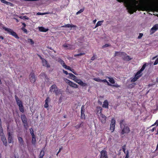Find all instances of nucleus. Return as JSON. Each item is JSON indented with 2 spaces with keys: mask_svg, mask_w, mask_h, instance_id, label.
I'll use <instances>...</instances> for the list:
<instances>
[{
  "mask_svg": "<svg viewBox=\"0 0 158 158\" xmlns=\"http://www.w3.org/2000/svg\"><path fill=\"white\" fill-rule=\"evenodd\" d=\"M139 3L133 4V6L129 5L127 8L128 12L130 14L136 12L137 10L139 11H149L153 9V5L149 3L152 0H139Z\"/></svg>",
  "mask_w": 158,
  "mask_h": 158,
  "instance_id": "obj_1",
  "label": "nucleus"
},
{
  "mask_svg": "<svg viewBox=\"0 0 158 158\" xmlns=\"http://www.w3.org/2000/svg\"><path fill=\"white\" fill-rule=\"evenodd\" d=\"M2 28L5 31H7L10 35L14 36L15 38L17 39H19V38L16 33L12 29L8 28H6L5 27H2Z\"/></svg>",
  "mask_w": 158,
  "mask_h": 158,
  "instance_id": "obj_2",
  "label": "nucleus"
},
{
  "mask_svg": "<svg viewBox=\"0 0 158 158\" xmlns=\"http://www.w3.org/2000/svg\"><path fill=\"white\" fill-rule=\"evenodd\" d=\"M119 2H123L127 4L129 1L131 2L133 4H138L139 3V0H117Z\"/></svg>",
  "mask_w": 158,
  "mask_h": 158,
  "instance_id": "obj_3",
  "label": "nucleus"
},
{
  "mask_svg": "<svg viewBox=\"0 0 158 158\" xmlns=\"http://www.w3.org/2000/svg\"><path fill=\"white\" fill-rule=\"evenodd\" d=\"M64 80L67 83H68L71 86L77 88H78V85L72 82L66 78H64Z\"/></svg>",
  "mask_w": 158,
  "mask_h": 158,
  "instance_id": "obj_4",
  "label": "nucleus"
},
{
  "mask_svg": "<svg viewBox=\"0 0 158 158\" xmlns=\"http://www.w3.org/2000/svg\"><path fill=\"white\" fill-rule=\"evenodd\" d=\"M115 125V120L113 118L111 120V123L110 124V130L112 132H113L114 131Z\"/></svg>",
  "mask_w": 158,
  "mask_h": 158,
  "instance_id": "obj_5",
  "label": "nucleus"
},
{
  "mask_svg": "<svg viewBox=\"0 0 158 158\" xmlns=\"http://www.w3.org/2000/svg\"><path fill=\"white\" fill-rule=\"evenodd\" d=\"M100 158H108L107 152L105 150L100 152Z\"/></svg>",
  "mask_w": 158,
  "mask_h": 158,
  "instance_id": "obj_6",
  "label": "nucleus"
},
{
  "mask_svg": "<svg viewBox=\"0 0 158 158\" xmlns=\"http://www.w3.org/2000/svg\"><path fill=\"white\" fill-rule=\"evenodd\" d=\"M58 62L60 63L63 67L66 69H71L65 63L64 61L60 58L58 59Z\"/></svg>",
  "mask_w": 158,
  "mask_h": 158,
  "instance_id": "obj_7",
  "label": "nucleus"
},
{
  "mask_svg": "<svg viewBox=\"0 0 158 158\" xmlns=\"http://www.w3.org/2000/svg\"><path fill=\"white\" fill-rule=\"evenodd\" d=\"M98 117L102 123H106V117L105 115L102 114H99Z\"/></svg>",
  "mask_w": 158,
  "mask_h": 158,
  "instance_id": "obj_8",
  "label": "nucleus"
},
{
  "mask_svg": "<svg viewBox=\"0 0 158 158\" xmlns=\"http://www.w3.org/2000/svg\"><path fill=\"white\" fill-rule=\"evenodd\" d=\"M121 129H122L121 133L123 135L125 133H128L130 131V128L127 126H124L123 128Z\"/></svg>",
  "mask_w": 158,
  "mask_h": 158,
  "instance_id": "obj_9",
  "label": "nucleus"
},
{
  "mask_svg": "<svg viewBox=\"0 0 158 158\" xmlns=\"http://www.w3.org/2000/svg\"><path fill=\"white\" fill-rule=\"evenodd\" d=\"M29 78L30 81L31 83H34L36 81V78L34 74L33 73H31L29 76Z\"/></svg>",
  "mask_w": 158,
  "mask_h": 158,
  "instance_id": "obj_10",
  "label": "nucleus"
},
{
  "mask_svg": "<svg viewBox=\"0 0 158 158\" xmlns=\"http://www.w3.org/2000/svg\"><path fill=\"white\" fill-rule=\"evenodd\" d=\"M74 81L82 86H85L87 85L86 83H84L82 81L77 78L75 79Z\"/></svg>",
  "mask_w": 158,
  "mask_h": 158,
  "instance_id": "obj_11",
  "label": "nucleus"
},
{
  "mask_svg": "<svg viewBox=\"0 0 158 158\" xmlns=\"http://www.w3.org/2000/svg\"><path fill=\"white\" fill-rule=\"evenodd\" d=\"M101 82H103L104 83L106 82L108 85L110 86L111 85L112 86H113L117 88L120 87V86L119 85H118V84H115L114 85H111L109 83V82L108 81H107L106 79L101 80Z\"/></svg>",
  "mask_w": 158,
  "mask_h": 158,
  "instance_id": "obj_12",
  "label": "nucleus"
},
{
  "mask_svg": "<svg viewBox=\"0 0 158 158\" xmlns=\"http://www.w3.org/2000/svg\"><path fill=\"white\" fill-rule=\"evenodd\" d=\"M158 29V24L155 25L151 29V32L152 34L154 33Z\"/></svg>",
  "mask_w": 158,
  "mask_h": 158,
  "instance_id": "obj_13",
  "label": "nucleus"
},
{
  "mask_svg": "<svg viewBox=\"0 0 158 158\" xmlns=\"http://www.w3.org/2000/svg\"><path fill=\"white\" fill-rule=\"evenodd\" d=\"M57 89V88L56 85H53L51 87L50 89V91L52 93H55Z\"/></svg>",
  "mask_w": 158,
  "mask_h": 158,
  "instance_id": "obj_14",
  "label": "nucleus"
},
{
  "mask_svg": "<svg viewBox=\"0 0 158 158\" xmlns=\"http://www.w3.org/2000/svg\"><path fill=\"white\" fill-rule=\"evenodd\" d=\"M124 55H126L125 53L124 52H115L114 56H118L120 57H122Z\"/></svg>",
  "mask_w": 158,
  "mask_h": 158,
  "instance_id": "obj_15",
  "label": "nucleus"
},
{
  "mask_svg": "<svg viewBox=\"0 0 158 158\" xmlns=\"http://www.w3.org/2000/svg\"><path fill=\"white\" fill-rule=\"evenodd\" d=\"M8 141L9 143H11L13 140V134L8 132Z\"/></svg>",
  "mask_w": 158,
  "mask_h": 158,
  "instance_id": "obj_16",
  "label": "nucleus"
},
{
  "mask_svg": "<svg viewBox=\"0 0 158 158\" xmlns=\"http://www.w3.org/2000/svg\"><path fill=\"white\" fill-rule=\"evenodd\" d=\"M126 55H124L122 57V59L124 60L129 61L132 59V58H130V56L127 55L125 53Z\"/></svg>",
  "mask_w": 158,
  "mask_h": 158,
  "instance_id": "obj_17",
  "label": "nucleus"
},
{
  "mask_svg": "<svg viewBox=\"0 0 158 158\" xmlns=\"http://www.w3.org/2000/svg\"><path fill=\"white\" fill-rule=\"evenodd\" d=\"M42 62L43 66L46 67L47 68L50 67V65L49 64L46 60L44 59L42 60Z\"/></svg>",
  "mask_w": 158,
  "mask_h": 158,
  "instance_id": "obj_18",
  "label": "nucleus"
},
{
  "mask_svg": "<svg viewBox=\"0 0 158 158\" xmlns=\"http://www.w3.org/2000/svg\"><path fill=\"white\" fill-rule=\"evenodd\" d=\"M21 118L23 122L24 123V126H27V121L25 116L24 115H21Z\"/></svg>",
  "mask_w": 158,
  "mask_h": 158,
  "instance_id": "obj_19",
  "label": "nucleus"
},
{
  "mask_svg": "<svg viewBox=\"0 0 158 158\" xmlns=\"http://www.w3.org/2000/svg\"><path fill=\"white\" fill-rule=\"evenodd\" d=\"M50 99L49 97H48L45 100V104L44 106L45 108H47L48 106V103L50 102Z\"/></svg>",
  "mask_w": 158,
  "mask_h": 158,
  "instance_id": "obj_20",
  "label": "nucleus"
},
{
  "mask_svg": "<svg viewBox=\"0 0 158 158\" xmlns=\"http://www.w3.org/2000/svg\"><path fill=\"white\" fill-rule=\"evenodd\" d=\"M84 106H82L81 107V118H82L83 119H85V116L84 114Z\"/></svg>",
  "mask_w": 158,
  "mask_h": 158,
  "instance_id": "obj_21",
  "label": "nucleus"
},
{
  "mask_svg": "<svg viewBox=\"0 0 158 158\" xmlns=\"http://www.w3.org/2000/svg\"><path fill=\"white\" fill-rule=\"evenodd\" d=\"M39 30L40 31L43 32H46L48 31V28H45L43 27H39Z\"/></svg>",
  "mask_w": 158,
  "mask_h": 158,
  "instance_id": "obj_22",
  "label": "nucleus"
},
{
  "mask_svg": "<svg viewBox=\"0 0 158 158\" xmlns=\"http://www.w3.org/2000/svg\"><path fill=\"white\" fill-rule=\"evenodd\" d=\"M15 99L17 102V105L19 106H20L23 105L22 104V102L18 98L17 96H15Z\"/></svg>",
  "mask_w": 158,
  "mask_h": 158,
  "instance_id": "obj_23",
  "label": "nucleus"
},
{
  "mask_svg": "<svg viewBox=\"0 0 158 158\" xmlns=\"http://www.w3.org/2000/svg\"><path fill=\"white\" fill-rule=\"evenodd\" d=\"M62 27H75L76 26L74 25H71L69 24H67L65 25H63L61 26Z\"/></svg>",
  "mask_w": 158,
  "mask_h": 158,
  "instance_id": "obj_24",
  "label": "nucleus"
},
{
  "mask_svg": "<svg viewBox=\"0 0 158 158\" xmlns=\"http://www.w3.org/2000/svg\"><path fill=\"white\" fill-rule=\"evenodd\" d=\"M102 108L100 107H98L97 108V114L98 116L99 115V114H102L101 113Z\"/></svg>",
  "mask_w": 158,
  "mask_h": 158,
  "instance_id": "obj_25",
  "label": "nucleus"
},
{
  "mask_svg": "<svg viewBox=\"0 0 158 158\" xmlns=\"http://www.w3.org/2000/svg\"><path fill=\"white\" fill-rule=\"evenodd\" d=\"M18 140L21 146L23 145L24 142L22 138L21 137H18Z\"/></svg>",
  "mask_w": 158,
  "mask_h": 158,
  "instance_id": "obj_26",
  "label": "nucleus"
},
{
  "mask_svg": "<svg viewBox=\"0 0 158 158\" xmlns=\"http://www.w3.org/2000/svg\"><path fill=\"white\" fill-rule=\"evenodd\" d=\"M72 45L69 44H64L63 45V47L64 48H68V49H71Z\"/></svg>",
  "mask_w": 158,
  "mask_h": 158,
  "instance_id": "obj_27",
  "label": "nucleus"
},
{
  "mask_svg": "<svg viewBox=\"0 0 158 158\" xmlns=\"http://www.w3.org/2000/svg\"><path fill=\"white\" fill-rule=\"evenodd\" d=\"M103 107L106 108H108V103L107 100H105L103 102V104L102 105Z\"/></svg>",
  "mask_w": 158,
  "mask_h": 158,
  "instance_id": "obj_28",
  "label": "nucleus"
},
{
  "mask_svg": "<svg viewBox=\"0 0 158 158\" xmlns=\"http://www.w3.org/2000/svg\"><path fill=\"white\" fill-rule=\"evenodd\" d=\"M2 139L3 141V143L5 145V146H7V143L5 136H2Z\"/></svg>",
  "mask_w": 158,
  "mask_h": 158,
  "instance_id": "obj_29",
  "label": "nucleus"
},
{
  "mask_svg": "<svg viewBox=\"0 0 158 158\" xmlns=\"http://www.w3.org/2000/svg\"><path fill=\"white\" fill-rule=\"evenodd\" d=\"M106 78L109 79V81L112 84H115L114 80L113 78L110 77H106Z\"/></svg>",
  "mask_w": 158,
  "mask_h": 158,
  "instance_id": "obj_30",
  "label": "nucleus"
},
{
  "mask_svg": "<svg viewBox=\"0 0 158 158\" xmlns=\"http://www.w3.org/2000/svg\"><path fill=\"white\" fill-rule=\"evenodd\" d=\"M149 65H151V63H144L140 69H145L146 66H148Z\"/></svg>",
  "mask_w": 158,
  "mask_h": 158,
  "instance_id": "obj_31",
  "label": "nucleus"
},
{
  "mask_svg": "<svg viewBox=\"0 0 158 158\" xmlns=\"http://www.w3.org/2000/svg\"><path fill=\"white\" fill-rule=\"evenodd\" d=\"M103 22V20L98 21L95 25V28H96L99 26H101Z\"/></svg>",
  "mask_w": 158,
  "mask_h": 158,
  "instance_id": "obj_32",
  "label": "nucleus"
},
{
  "mask_svg": "<svg viewBox=\"0 0 158 158\" xmlns=\"http://www.w3.org/2000/svg\"><path fill=\"white\" fill-rule=\"evenodd\" d=\"M69 75L70 77L73 79L74 81L75 79L77 78V77L75 76L73 74L69 73Z\"/></svg>",
  "mask_w": 158,
  "mask_h": 158,
  "instance_id": "obj_33",
  "label": "nucleus"
},
{
  "mask_svg": "<svg viewBox=\"0 0 158 158\" xmlns=\"http://www.w3.org/2000/svg\"><path fill=\"white\" fill-rule=\"evenodd\" d=\"M44 155V150H42L40 153L39 156V158H43V157Z\"/></svg>",
  "mask_w": 158,
  "mask_h": 158,
  "instance_id": "obj_34",
  "label": "nucleus"
},
{
  "mask_svg": "<svg viewBox=\"0 0 158 158\" xmlns=\"http://www.w3.org/2000/svg\"><path fill=\"white\" fill-rule=\"evenodd\" d=\"M62 91L60 89H57L55 93L56 95H57L59 94H62Z\"/></svg>",
  "mask_w": 158,
  "mask_h": 158,
  "instance_id": "obj_35",
  "label": "nucleus"
},
{
  "mask_svg": "<svg viewBox=\"0 0 158 158\" xmlns=\"http://www.w3.org/2000/svg\"><path fill=\"white\" fill-rule=\"evenodd\" d=\"M124 122V120H121L120 121V126L121 128H122L123 127V126H124L123 123Z\"/></svg>",
  "mask_w": 158,
  "mask_h": 158,
  "instance_id": "obj_36",
  "label": "nucleus"
},
{
  "mask_svg": "<svg viewBox=\"0 0 158 158\" xmlns=\"http://www.w3.org/2000/svg\"><path fill=\"white\" fill-rule=\"evenodd\" d=\"M143 70H140L139 71H138L137 73H139V74L138 75H137V76L139 78L142 75V71Z\"/></svg>",
  "mask_w": 158,
  "mask_h": 158,
  "instance_id": "obj_37",
  "label": "nucleus"
},
{
  "mask_svg": "<svg viewBox=\"0 0 158 158\" xmlns=\"http://www.w3.org/2000/svg\"><path fill=\"white\" fill-rule=\"evenodd\" d=\"M143 70H140L139 71H138L137 73H139V74L138 75H137V76L139 78L142 75V71Z\"/></svg>",
  "mask_w": 158,
  "mask_h": 158,
  "instance_id": "obj_38",
  "label": "nucleus"
},
{
  "mask_svg": "<svg viewBox=\"0 0 158 158\" xmlns=\"http://www.w3.org/2000/svg\"><path fill=\"white\" fill-rule=\"evenodd\" d=\"M32 136V143L33 144H35L36 143V139L35 137V135H34V136Z\"/></svg>",
  "mask_w": 158,
  "mask_h": 158,
  "instance_id": "obj_39",
  "label": "nucleus"
},
{
  "mask_svg": "<svg viewBox=\"0 0 158 158\" xmlns=\"http://www.w3.org/2000/svg\"><path fill=\"white\" fill-rule=\"evenodd\" d=\"M40 77L42 78H46V76L44 73H42L40 75Z\"/></svg>",
  "mask_w": 158,
  "mask_h": 158,
  "instance_id": "obj_40",
  "label": "nucleus"
},
{
  "mask_svg": "<svg viewBox=\"0 0 158 158\" xmlns=\"http://www.w3.org/2000/svg\"><path fill=\"white\" fill-rule=\"evenodd\" d=\"M19 109L22 112L24 111V110L23 105L19 106Z\"/></svg>",
  "mask_w": 158,
  "mask_h": 158,
  "instance_id": "obj_41",
  "label": "nucleus"
},
{
  "mask_svg": "<svg viewBox=\"0 0 158 158\" xmlns=\"http://www.w3.org/2000/svg\"><path fill=\"white\" fill-rule=\"evenodd\" d=\"M84 10V8H82L80 10H79L78 12H77L76 14V15H77L82 12Z\"/></svg>",
  "mask_w": 158,
  "mask_h": 158,
  "instance_id": "obj_42",
  "label": "nucleus"
},
{
  "mask_svg": "<svg viewBox=\"0 0 158 158\" xmlns=\"http://www.w3.org/2000/svg\"><path fill=\"white\" fill-rule=\"evenodd\" d=\"M85 53L84 52L81 53H79L78 54H75L74 55V57H77V56H82V55H85Z\"/></svg>",
  "mask_w": 158,
  "mask_h": 158,
  "instance_id": "obj_43",
  "label": "nucleus"
},
{
  "mask_svg": "<svg viewBox=\"0 0 158 158\" xmlns=\"http://www.w3.org/2000/svg\"><path fill=\"white\" fill-rule=\"evenodd\" d=\"M19 18L22 19H24L28 20L29 19V18L26 16H20L19 17Z\"/></svg>",
  "mask_w": 158,
  "mask_h": 158,
  "instance_id": "obj_44",
  "label": "nucleus"
},
{
  "mask_svg": "<svg viewBox=\"0 0 158 158\" xmlns=\"http://www.w3.org/2000/svg\"><path fill=\"white\" fill-rule=\"evenodd\" d=\"M28 40L29 42L30 43L31 45H33L34 44V41L31 39H28Z\"/></svg>",
  "mask_w": 158,
  "mask_h": 158,
  "instance_id": "obj_45",
  "label": "nucleus"
},
{
  "mask_svg": "<svg viewBox=\"0 0 158 158\" xmlns=\"http://www.w3.org/2000/svg\"><path fill=\"white\" fill-rule=\"evenodd\" d=\"M30 133L31 134L32 136H34L35 135L34 133V131L33 129L31 128L30 129Z\"/></svg>",
  "mask_w": 158,
  "mask_h": 158,
  "instance_id": "obj_46",
  "label": "nucleus"
},
{
  "mask_svg": "<svg viewBox=\"0 0 158 158\" xmlns=\"http://www.w3.org/2000/svg\"><path fill=\"white\" fill-rule=\"evenodd\" d=\"M137 80V78H136L135 77L133 78L131 80V82H135V81H136Z\"/></svg>",
  "mask_w": 158,
  "mask_h": 158,
  "instance_id": "obj_47",
  "label": "nucleus"
},
{
  "mask_svg": "<svg viewBox=\"0 0 158 158\" xmlns=\"http://www.w3.org/2000/svg\"><path fill=\"white\" fill-rule=\"evenodd\" d=\"M126 148V145H123L122 147L124 153H126V152H125Z\"/></svg>",
  "mask_w": 158,
  "mask_h": 158,
  "instance_id": "obj_48",
  "label": "nucleus"
},
{
  "mask_svg": "<svg viewBox=\"0 0 158 158\" xmlns=\"http://www.w3.org/2000/svg\"><path fill=\"white\" fill-rule=\"evenodd\" d=\"M94 80L96 81L101 82V79L99 78H94Z\"/></svg>",
  "mask_w": 158,
  "mask_h": 158,
  "instance_id": "obj_49",
  "label": "nucleus"
},
{
  "mask_svg": "<svg viewBox=\"0 0 158 158\" xmlns=\"http://www.w3.org/2000/svg\"><path fill=\"white\" fill-rule=\"evenodd\" d=\"M1 1L3 3L6 4H8L9 2L5 0H1Z\"/></svg>",
  "mask_w": 158,
  "mask_h": 158,
  "instance_id": "obj_50",
  "label": "nucleus"
},
{
  "mask_svg": "<svg viewBox=\"0 0 158 158\" xmlns=\"http://www.w3.org/2000/svg\"><path fill=\"white\" fill-rule=\"evenodd\" d=\"M110 46V45L109 44H106L105 45H103L102 46V48H106V47H107Z\"/></svg>",
  "mask_w": 158,
  "mask_h": 158,
  "instance_id": "obj_51",
  "label": "nucleus"
},
{
  "mask_svg": "<svg viewBox=\"0 0 158 158\" xmlns=\"http://www.w3.org/2000/svg\"><path fill=\"white\" fill-rule=\"evenodd\" d=\"M143 35V34L142 33H140L139 34V35L138 36V39H140L141 38V37H142Z\"/></svg>",
  "mask_w": 158,
  "mask_h": 158,
  "instance_id": "obj_52",
  "label": "nucleus"
},
{
  "mask_svg": "<svg viewBox=\"0 0 158 158\" xmlns=\"http://www.w3.org/2000/svg\"><path fill=\"white\" fill-rule=\"evenodd\" d=\"M129 157V151L128 150L127 151V153L125 158H128Z\"/></svg>",
  "mask_w": 158,
  "mask_h": 158,
  "instance_id": "obj_53",
  "label": "nucleus"
},
{
  "mask_svg": "<svg viewBox=\"0 0 158 158\" xmlns=\"http://www.w3.org/2000/svg\"><path fill=\"white\" fill-rule=\"evenodd\" d=\"M158 63V58L156 60L154 63V65H156Z\"/></svg>",
  "mask_w": 158,
  "mask_h": 158,
  "instance_id": "obj_54",
  "label": "nucleus"
},
{
  "mask_svg": "<svg viewBox=\"0 0 158 158\" xmlns=\"http://www.w3.org/2000/svg\"><path fill=\"white\" fill-rule=\"evenodd\" d=\"M21 29L24 31V32L27 33V30L26 29L24 28L23 27H22Z\"/></svg>",
  "mask_w": 158,
  "mask_h": 158,
  "instance_id": "obj_55",
  "label": "nucleus"
},
{
  "mask_svg": "<svg viewBox=\"0 0 158 158\" xmlns=\"http://www.w3.org/2000/svg\"><path fill=\"white\" fill-rule=\"evenodd\" d=\"M156 125L157 126H158V120H157L156 122L153 124L152 126H154V125Z\"/></svg>",
  "mask_w": 158,
  "mask_h": 158,
  "instance_id": "obj_56",
  "label": "nucleus"
},
{
  "mask_svg": "<svg viewBox=\"0 0 158 158\" xmlns=\"http://www.w3.org/2000/svg\"><path fill=\"white\" fill-rule=\"evenodd\" d=\"M112 136H111V135L109 136L108 141L110 142L112 139Z\"/></svg>",
  "mask_w": 158,
  "mask_h": 158,
  "instance_id": "obj_57",
  "label": "nucleus"
},
{
  "mask_svg": "<svg viewBox=\"0 0 158 158\" xmlns=\"http://www.w3.org/2000/svg\"><path fill=\"white\" fill-rule=\"evenodd\" d=\"M96 58L94 55V56L92 57V58L91 59V60H94Z\"/></svg>",
  "mask_w": 158,
  "mask_h": 158,
  "instance_id": "obj_58",
  "label": "nucleus"
},
{
  "mask_svg": "<svg viewBox=\"0 0 158 158\" xmlns=\"http://www.w3.org/2000/svg\"><path fill=\"white\" fill-rule=\"evenodd\" d=\"M38 57L40 58V59L41 60H43L44 58H43L42 56L40 55L39 54H38Z\"/></svg>",
  "mask_w": 158,
  "mask_h": 158,
  "instance_id": "obj_59",
  "label": "nucleus"
},
{
  "mask_svg": "<svg viewBox=\"0 0 158 158\" xmlns=\"http://www.w3.org/2000/svg\"><path fill=\"white\" fill-rule=\"evenodd\" d=\"M138 74H139V73H137L135 75V77L136 78H137V79H138L139 78V77L137 76V75H138Z\"/></svg>",
  "mask_w": 158,
  "mask_h": 158,
  "instance_id": "obj_60",
  "label": "nucleus"
},
{
  "mask_svg": "<svg viewBox=\"0 0 158 158\" xmlns=\"http://www.w3.org/2000/svg\"><path fill=\"white\" fill-rule=\"evenodd\" d=\"M63 72L64 73L66 74V75H68L69 74V73H68V72L66 71L63 70Z\"/></svg>",
  "mask_w": 158,
  "mask_h": 158,
  "instance_id": "obj_61",
  "label": "nucleus"
},
{
  "mask_svg": "<svg viewBox=\"0 0 158 158\" xmlns=\"http://www.w3.org/2000/svg\"><path fill=\"white\" fill-rule=\"evenodd\" d=\"M62 148H60L59 151H58V152L56 154V155L57 156L58 154L59 153V152L61 151V149H62Z\"/></svg>",
  "mask_w": 158,
  "mask_h": 158,
  "instance_id": "obj_62",
  "label": "nucleus"
},
{
  "mask_svg": "<svg viewBox=\"0 0 158 158\" xmlns=\"http://www.w3.org/2000/svg\"><path fill=\"white\" fill-rule=\"evenodd\" d=\"M22 24H23V28H24V27H26V24L25 23H22Z\"/></svg>",
  "mask_w": 158,
  "mask_h": 158,
  "instance_id": "obj_63",
  "label": "nucleus"
},
{
  "mask_svg": "<svg viewBox=\"0 0 158 158\" xmlns=\"http://www.w3.org/2000/svg\"><path fill=\"white\" fill-rule=\"evenodd\" d=\"M0 39L3 40L4 39V37L2 36H0Z\"/></svg>",
  "mask_w": 158,
  "mask_h": 158,
  "instance_id": "obj_64",
  "label": "nucleus"
}]
</instances>
